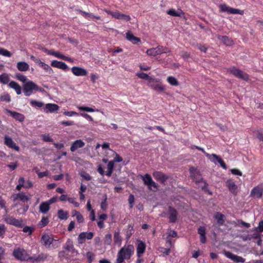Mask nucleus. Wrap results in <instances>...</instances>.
<instances>
[{
  "label": "nucleus",
  "instance_id": "nucleus-1",
  "mask_svg": "<svg viewBox=\"0 0 263 263\" xmlns=\"http://www.w3.org/2000/svg\"><path fill=\"white\" fill-rule=\"evenodd\" d=\"M135 248L133 245H128L122 248L118 253L116 263H122L125 259H129L134 254Z\"/></svg>",
  "mask_w": 263,
  "mask_h": 263
},
{
  "label": "nucleus",
  "instance_id": "nucleus-2",
  "mask_svg": "<svg viewBox=\"0 0 263 263\" xmlns=\"http://www.w3.org/2000/svg\"><path fill=\"white\" fill-rule=\"evenodd\" d=\"M41 242L48 249H56L60 246L62 241L55 239L50 235L44 234L42 236Z\"/></svg>",
  "mask_w": 263,
  "mask_h": 263
},
{
  "label": "nucleus",
  "instance_id": "nucleus-3",
  "mask_svg": "<svg viewBox=\"0 0 263 263\" xmlns=\"http://www.w3.org/2000/svg\"><path fill=\"white\" fill-rule=\"evenodd\" d=\"M191 148H195L201 151L202 153H203V154L205 155V156L209 159V160L210 161H211L212 162L214 163L215 164H217L218 163L219 164L221 167L224 170H226L227 168V165L224 163V161L219 156L214 154H209L205 152V151L203 148L199 147L198 146L194 145L192 146Z\"/></svg>",
  "mask_w": 263,
  "mask_h": 263
},
{
  "label": "nucleus",
  "instance_id": "nucleus-4",
  "mask_svg": "<svg viewBox=\"0 0 263 263\" xmlns=\"http://www.w3.org/2000/svg\"><path fill=\"white\" fill-rule=\"evenodd\" d=\"M23 91L26 96H30L34 91L44 92L45 90L32 81H28L23 86Z\"/></svg>",
  "mask_w": 263,
  "mask_h": 263
},
{
  "label": "nucleus",
  "instance_id": "nucleus-5",
  "mask_svg": "<svg viewBox=\"0 0 263 263\" xmlns=\"http://www.w3.org/2000/svg\"><path fill=\"white\" fill-rule=\"evenodd\" d=\"M13 255L18 260H27L30 259L27 251L23 248H17L14 249L13 252ZM32 259V258H30Z\"/></svg>",
  "mask_w": 263,
  "mask_h": 263
},
{
  "label": "nucleus",
  "instance_id": "nucleus-6",
  "mask_svg": "<svg viewBox=\"0 0 263 263\" xmlns=\"http://www.w3.org/2000/svg\"><path fill=\"white\" fill-rule=\"evenodd\" d=\"M170 50L168 48L161 46H158L156 48H150L146 51V53L149 56H156L163 53H168Z\"/></svg>",
  "mask_w": 263,
  "mask_h": 263
},
{
  "label": "nucleus",
  "instance_id": "nucleus-7",
  "mask_svg": "<svg viewBox=\"0 0 263 263\" xmlns=\"http://www.w3.org/2000/svg\"><path fill=\"white\" fill-rule=\"evenodd\" d=\"M219 8H220V11L222 12H226L229 14H239L240 15L243 14V10L230 7L225 4L219 5Z\"/></svg>",
  "mask_w": 263,
  "mask_h": 263
},
{
  "label": "nucleus",
  "instance_id": "nucleus-8",
  "mask_svg": "<svg viewBox=\"0 0 263 263\" xmlns=\"http://www.w3.org/2000/svg\"><path fill=\"white\" fill-rule=\"evenodd\" d=\"M228 71L237 78L241 79L245 81H247L249 79V76L247 73L243 72L240 69L236 68L235 67H233L230 68Z\"/></svg>",
  "mask_w": 263,
  "mask_h": 263
},
{
  "label": "nucleus",
  "instance_id": "nucleus-9",
  "mask_svg": "<svg viewBox=\"0 0 263 263\" xmlns=\"http://www.w3.org/2000/svg\"><path fill=\"white\" fill-rule=\"evenodd\" d=\"M4 219L6 223L9 224H11L19 228L22 227L23 221L22 219H16L14 217L9 215H6L5 216Z\"/></svg>",
  "mask_w": 263,
  "mask_h": 263
},
{
  "label": "nucleus",
  "instance_id": "nucleus-10",
  "mask_svg": "<svg viewBox=\"0 0 263 263\" xmlns=\"http://www.w3.org/2000/svg\"><path fill=\"white\" fill-rule=\"evenodd\" d=\"M94 236L93 232H82L78 237V241L79 243L83 244L85 242L86 239H91Z\"/></svg>",
  "mask_w": 263,
  "mask_h": 263
},
{
  "label": "nucleus",
  "instance_id": "nucleus-11",
  "mask_svg": "<svg viewBox=\"0 0 263 263\" xmlns=\"http://www.w3.org/2000/svg\"><path fill=\"white\" fill-rule=\"evenodd\" d=\"M71 71L74 76L77 77L85 76L88 74V71L86 69L78 66L72 67L71 68Z\"/></svg>",
  "mask_w": 263,
  "mask_h": 263
},
{
  "label": "nucleus",
  "instance_id": "nucleus-12",
  "mask_svg": "<svg viewBox=\"0 0 263 263\" xmlns=\"http://www.w3.org/2000/svg\"><path fill=\"white\" fill-rule=\"evenodd\" d=\"M4 143L8 147L11 149H14L17 152L20 151V147L16 145L12 139L8 136H5L4 137Z\"/></svg>",
  "mask_w": 263,
  "mask_h": 263
},
{
  "label": "nucleus",
  "instance_id": "nucleus-13",
  "mask_svg": "<svg viewBox=\"0 0 263 263\" xmlns=\"http://www.w3.org/2000/svg\"><path fill=\"white\" fill-rule=\"evenodd\" d=\"M223 254L227 258L232 260L234 261L237 262H244L245 261V258L241 256L235 255L230 252L224 251Z\"/></svg>",
  "mask_w": 263,
  "mask_h": 263
},
{
  "label": "nucleus",
  "instance_id": "nucleus-14",
  "mask_svg": "<svg viewBox=\"0 0 263 263\" xmlns=\"http://www.w3.org/2000/svg\"><path fill=\"white\" fill-rule=\"evenodd\" d=\"M263 187L262 185H259L254 187L251 192V196L252 197L260 198L262 196Z\"/></svg>",
  "mask_w": 263,
  "mask_h": 263
},
{
  "label": "nucleus",
  "instance_id": "nucleus-15",
  "mask_svg": "<svg viewBox=\"0 0 263 263\" xmlns=\"http://www.w3.org/2000/svg\"><path fill=\"white\" fill-rule=\"evenodd\" d=\"M146 249L145 243L141 240H137V254L140 257L144 253Z\"/></svg>",
  "mask_w": 263,
  "mask_h": 263
},
{
  "label": "nucleus",
  "instance_id": "nucleus-16",
  "mask_svg": "<svg viewBox=\"0 0 263 263\" xmlns=\"http://www.w3.org/2000/svg\"><path fill=\"white\" fill-rule=\"evenodd\" d=\"M51 65L52 67L58 68L64 71H66L68 69V66L65 63L57 60H53L51 63Z\"/></svg>",
  "mask_w": 263,
  "mask_h": 263
},
{
  "label": "nucleus",
  "instance_id": "nucleus-17",
  "mask_svg": "<svg viewBox=\"0 0 263 263\" xmlns=\"http://www.w3.org/2000/svg\"><path fill=\"white\" fill-rule=\"evenodd\" d=\"M190 171L191 177L195 182H199L200 180H202L199 172L195 167H191Z\"/></svg>",
  "mask_w": 263,
  "mask_h": 263
},
{
  "label": "nucleus",
  "instance_id": "nucleus-18",
  "mask_svg": "<svg viewBox=\"0 0 263 263\" xmlns=\"http://www.w3.org/2000/svg\"><path fill=\"white\" fill-rule=\"evenodd\" d=\"M6 111L15 120H18L20 122H23L24 120L25 117L23 114L17 112L12 111L7 109H6Z\"/></svg>",
  "mask_w": 263,
  "mask_h": 263
},
{
  "label": "nucleus",
  "instance_id": "nucleus-19",
  "mask_svg": "<svg viewBox=\"0 0 263 263\" xmlns=\"http://www.w3.org/2000/svg\"><path fill=\"white\" fill-rule=\"evenodd\" d=\"M114 17L117 20L126 21H129L131 20V17L129 15L122 13L118 11H115Z\"/></svg>",
  "mask_w": 263,
  "mask_h": 263
},
{
  "label": "nucleus",
  "instance_id": "nucleus-20",
  "mask_svg": "<svg viewBox=\"0 0 263 263\" xmlns=\"http://www.w3.org/2000/svg\"><path fill=\"white\" fill-rule=\"evenodd\" d=\"M226 186L229 189V191L234 195H236L237 193V187L235 183L231 180H228L226 182Z\"/></svg>",
  "mask_w": 263,
  "mask_h": 263
},
{
  "label": "nucleus",
  "instance_id": "nucleus-21",
  "mask_svg": "<svg viewBox=\"0 0 263 263\" xmlns=\"http://www.w3.org/2000/svg\"><path fill=\"white\" fill-rule=\"evenodd\" d=\"M59 109V106L54 103H47L45 105V111L46 112H53Z\"/></svg>",
  "mask_w": 263,
  "mask_h": 263
},
{
  "label": "nucleus",
  "instance_id": "nucleus-22",
  "mask_svg": "<svg viewBox=\"0 0 263 263\" xmlns=\"http://www.w3.org/2000/svg\"><path fill=\"white\" fill-rule=\"evenodd\" d=\"M85 145L84 142L81 140H77L74 141L70 147V151L72 152L76 151L78 148L83 147Z\"/></svg>",
  "mask_w": 263,
  "mask_h": 263
},
{
  "label": "nucleus",
  "instance_id": "nucleus-23",
  "mask_svg": "<svg viewBox=\"0 0 263 263\" xmlns=\"http://www.w3.org/2000/svg\"><path fill=\"white\" fill-rule=\"evenodd\" d=\"M12 198L13 201L20 200L23 201H28L29 198L23 193H20L12 195Z\"/></svg>",
  "mask_w": 263,
  "mask_h": 263
},
{
  "label": "nucleus",
  "instance_id": "nucleus-24",
  "mask_svg": "<svg viewBox=\"0 0 263 263\" xmlns=\"http://www.w3.org/2000/svg\"><path fill=\"white\" fill-rule=\"evenodd\" d=\"M168 217L170 222H175L177 220V212L175 209L172 207L169 208Z\"/></svg>",
  "mask_w": 263,
  "mask_h": 263
},
{
  "label": "nucleus",
  "instance_id": "nucleus-25",
  "mask_svg": "<svg viewBox=\"0 0 263 263\" xmlns=\"http://www.w3.org/2000/svg\"><path fill=\"white\" fill-rule=\"evenodd\" d=\"M16 67L20 71H26L29 69V65L25 62H18L16 64Z\"/></svg>",
  "mask_w": 263,
  "mask_h": 263
},
{
  "label": "nucleus",
  "instance_id": "nucleus-26",
  "mask_svg": "<svg viewBox=\"0 0 263 263\" xmlns=\"http://www.w3.org/2000/svg\"><path fill=\"white\" fill-rule=\"evenodd\" d=\"M154 177L157 180L163 183L165 182L167 177L165 176L163 173L159 172H155L153 173Z\"/></svg>",
  "mask_w": 263,
  "mask_h": 263
},
{
  "label": "nucleus",
  "instance_id": "nucleus-27",
  "mask_svg": "<svg viewBox=\"0 0 263 263\" xmlns=\"http://www.w3.org/2000/svg\"><path fill=\"white\" fill-rule=\"evenodd\" d=\"M122 241V238L120 236L119 231H116L114 233V243L115 245L120 246Z\"/></svg>",
  "mask_w": 263,
  "mask_h": 263
},
{
  "label": "nucleus",
  "instance_id": "nucleus-28",
  "mask_svg": "<svg viewBox=\"0 0 263 263\" xmlns=\"http://www.w3.org/2000/svg\"><path fill=\"white\" fill-rule=\"evenodd\" d=\"M126 39L133 44H136L140 42V39L137 37L135 36L132 33L128 31L126 33Z\"/></svg>",
  "mask_w": 263,
  "mask_h": 263
},
{
  "label": "nucleus",
  "instance_id": "nucleus-29",
  "mask_svg": "<svg viewBox=\"0 0 263 263\" xmlns=\"http://www.w3.org/2000/svg\"><path fill=\"white\" fill-rule=\"evenodd\" d=\"M8 85L10 87L14 89L17 95L21 94L22 89L21 86L18 85L17 83H16L15 81H12L9 83Z\"/></svg>",
  "mask_w": 263,
  "mask_h": 263
},
{
  "label": "nucleus",
  "instance_id": "nucleus-30",
  "mask_svg": "<svg viewBox=\"0 0 263 263\" xmlns=\"http://www.w3.org/2000/svg\"><path fill=\"white\" fill-rule=\"evenodd\" d=\"M50 209V204L47 201L41 203L39 206V211L40 212L46 214Z\"/></svg>",
  "mask_w": 263,
  "mask_h": 263
},
{
  "label": "nucleus",
  "instance_id": "nucleus-31",
  "mask_svg": "<svg viewBox=\"0 0 263 263\" xmlns=\"http://www.w3.org/2000/svg\"><path fill=\"white\" fill-rule=\"evenodd\" d=\"M167 13L168 15L173 16L181 17L184 15V13L180 9H179L178 11H176L174 9H171L167 11Z\"/></svg>",
  "mask_w": 263,
  "mask_h": 263
},
{
  "label": "nucleus",
  "instance_id": "nucleus-32",
  "mask_svg": "<svg viewBox=\"0 0 263 263\" xmlns=\"http://www.w3.org/2000/svg\"><path fill=\"white\" fill-rule=\"evenodd\" d=\"M218 39L221 41L223 44L227 46H231L233 42L231 39L229 38L226 36H218Z\"/></svg>",
  "mask_w": 263,
  "mask_h": 263
},
{
  "label": "nucleus",
  "instance_id": "nucleus-33",
  "mask_svg": "<svg viewBox=\"0 0 263 263\" xmlns=\"http://www.w3.org/2000/svg\"><path fill=\"white\" fill-rule=\"evenodd\" d=\"M64 248L66 250L69 251L72 253H77V251L75 250L72 245L71 241L70 239H68L64 247Z\"/></svg>",
  "mask_w": 263,
  "mask_h": 263
},
{
  "label": "nucleus",
  "instance_id": "nucleus-34",
  "mask_svg": "<svg viewBox=\"0 0 263 263\" xmlns=\"http://www.w3.org/2000/svg\"><path fill=\"white\" fill-rule=\"evenodd\" d=\"M136 75L140 78L142 79L146 80L148 81V84L151 83V82H154L155 81V79L149 77L147 74L143 72H138Z\"/></svg>",
  "mask_w": 263,
  "mask_h": 263
},
{
  "label": "nucleus",
  "instance_id": "nucleus-35",
  "mask_svg": "<svg viewBox=\"0 0 263 263\" xmlns=\"http://www.w3.org/2000/svg\"><path fill=\"white\" fill-rule=\"evenodd\" d=\"M224 215L219 212H217L214 215V218L217 220V223L219 226H222L224 224Z\"/></svg>",
  "mask_w": 263,
  "mask_h": 263
},
{
  "label": "nucleus",
  "instance_id": "nucleus-36",
  "mask_svg": "<svg viewBox=\"0 0 263 263\" xmlns=\"http://www.w3.org/2000/svg\"><path fill=\"white\" fill-rule=\"evenodd\" d=\"M37 65L48 73L51 74L53 72V70L49 65L42 62L41 61H40Z\"/></svg>",
  "mask_w": 263,
  "mask_h": 263
},
{
  "label": "nucleus",
  "instance_id": "nucleus-37",
  "mask_svg": "<svg viewBox=\"0 0 263 263\" xmlns=\"http://www.w3.org/2000/svg\"><path fill=\"white\" fill-rule=\"evenodd\" d=\"M148 85L155 90L163 91L165 89L164 86L160 84H153V82H151V83L148 84Z\"/></svg>",
  "mask_w": 263,
  "mask_h": 263
},
{
  "label": "nucleus",
  "instance_id": "nucleus-38",
  "mask_svg": "<svg viewBox=\"0 0 263 263\" xmlns=\"http://www.w3.org/2000/svg\"><path fill=\"white\" fill-rule=\"evenodd\" d=\"M10 80V78L7 73H4L0 74V83L3 84H7Z\"/></svg>",
  "mask_w": 263,
  "mask_h": 263
},
{
  "label": "nucleus",
  "instance_id": "nucleus-39",
  "mask_svg": "<svg viewBox=\"0 0 263 263\" xmlns=\"http://www.w3.org/2000/svg\"><path fill=\"white\" fill-rule=\"evenodd\" d=\"M114 161H110L107 164V172L106 175L108 177L110 176L112 173L114 168Z\"/></svg>",
  "mask_w": 263,
  "mask_h": 263
},
{
  "label": "nucleus",
  "instance_id": "nucleus-40",
  "mask_svg": "<svg viewBox=\"0 0 263 263\" xmlns=\"http://www.w3.org/2000/svg\"><path fill=\"white\" fill-rule=\"evenodd\" d=\"M68 212L64 211L63 210L61 209L58 211V216L59 219L62 220H66L67 218Z\"/></svg>",
  "mask_w": 263,
  "mask_h": 263
},
{
  "label": "nucleus",
  "instance_id": "nucleus-41",
  "mask_svg": "<svg viewBox=\"0 0 263 263\" xmlns=\"http://www.w3.org/2000/svg\"><path fill=\"white\" fill-rule=\"evenodd\" d=\"M141 178H142L144 184L147 186L153 181L151 176L148 174H146L144 176H141Z\"/></svg>",
  "mask_w": 263,
  "mask_h": 263
},
{
  "label": "nucleus",
  "instance_id": "nucleus-42",
  "mask_svg": "<svg viewBox=\"0 0 263 263\" xmlns=\"http://www.w3.org/2000/svg\"><path fill=\"white\" fill-rule=\"evenodd\" d=\"M104 243L106 245H110L112 242V236L110 234H107L105 235L104 239Z\"/></svg>",
  "mask_w": 263,
  "mask_h": 263
},
{
  "label": "nucleus",
  "instance_id": "nucleus-43",
  "mask_svg": "<svg viewBox=\"0 0 263 263\" xmlns=\"http://www.w3.org/2000/svg\"><path fill=\"white\" fill-rule=\"evenodd\" d=\"M30 104L33 107L39 108L42 107L44 105V103L43 102L33 100H31L30 101Z\"/></svg>",
  "mask_w": 263,
  "mask_h": 263
},
{
  "label": "nucleus",
  "instance_id": "nucleus-44",
  "mask_svg": "<svg viewBox=\"0 0 263 263\" xmlns=\"http://www.w3.org/2000/svg\"><path fill=\"white\" fill-rule=\"evenodd\" d=\"M73 216H76V219L78 222L83 223L84 222V218L82 215L77 211H73Z\"/></svg>",
  "mask_w": 263,
  "mask_h": 263
},
{
  "label": "nucleus",
  "instance_id": "nucleus-45",
  "mask_svg": "<svg viewBox=\"0 0 263 263\" xmlns=\"http://www.w3.org/2000/svg\"><path fill=\"white\" fill-rule=\"evenodd\" d=\"M0 100L1 101L8 103L11 101V97L8 93H5L0 96Z\"/></svg>",
  "mask_w": 263,
  "mask_h": 263
},
{
  "label": "nucleus",
  "instance_id": "nucleus-46",
  "mask_svg": "<svg viewBox=\"0 0 263 263\" xmlns=\"http://www.w3.org/2000/svg\"><path fill=\"white\" fill-rule=\"evenodd\" d=\"M77 108L81 111H85L87 112L99 111L98 109L95 110L94 109L89 107L78 106Z\"/></svg>",
  "mask_w": 263,
  "mask_h": 263
},
{
  "label": "nucleus",
  "instance_id": "nucleus-47",
  "mask_svg": "<svg viewBox=\"0 0 263 263\" xmlns=\"http://www.w3.org/2000/svg\"><path fill=\"white\" fill-rule=\"evenodd\" d=\"M167 81L173 86H177L179 84L177 79L174 77H168L167 79Z\"/></svg>",
  "mask_w": 263,
  "mask_h": 263
},
{
  "label": "nucleus",
  "instance_id": "nucleus-48",
  "mask_svg": "<svg viewBox=\"0 0 263 263\" xmlns=\"http://www.w3.org/2000/svg\"><path fill=\"white\" fill-rule=\"evenodd\" d=\"M16 78L20 81L22 82L24 84H26V82H27L28 81H29L27 77L21 73H18L16 74Z\"/></svg>",
  "mask_w": 263,
  "mask_h": 263
},
{
  "label": "nucleus",
  "instance_id": "nucleus-49",
  "mask_svg": "<svg viewBox=\"0 0 263 263\" xmlns=\"http://www.w3.org/2000/svg\"><path fill=\"white\" fill-rule=\"evenodd\" d=\"M0 55L6 57H11L12 53L9 51L4 48H0Z\"/></svg>",
  "mask_w": 263,
  "mask_h": 263
},
{
  "label": "nucleus",
  "instance_id": "nucleus-50",
  "mask_svg": "<svg viewBox=\"0 0 263 263\" xmlns=\"http://www.w3.org/2000/svg\"><path fill=\"white\" fill-rule=\"evenodd\" d=\"M85 256L87 258L88 262L92 263L95 257V254L91 252H88L86 253Z\"/></svg>",
  "mask_w": 263,
  "mask_h": 263
},
{
  "label": "nucleus",
  "instance_id": "nucleus-51",
  "mask_svg": "<svg viewBox=\"0 0 263 263\" xmlns=\"http://www.w3.org/2000/svg\"><path fill=\"white\" fill-rule=\"evenodd\" d=\"M79 11L85 18L88 20H91L92 16H94V15L92 13H87L82 10H79Z\"/></svg>",
  "mask_w": 263,
  "mask_h": 263
},
{
  "label": "nucleus",
  "instance_id": "nucleus-52",
  "mask_svg": "<svg viewBox=\"0 0 263 263\" xmlns=\"http://www.w3.org/2000/svg\"><path fill=\"white\" fill-rule=\"evenodd\" d=\"M147 186L149 190L153 191H156L158 189V185L153 180L149 184V185H147Z\"/></svg>",
  "mask_w": 263,
  "mask_h": 263
},
{
  "label": "nucleus",
  "instance_id": "nucleus-53",
  "mask_svg": "<svg viewBox=\"0 0 263 263\" xmlns=\"http://www.w3.org/2000/svg\"><path fill=\"white\" fill-rule=\"evenodd\" d=\"M33 230V227L26 226L23 228V231L24 233H28L29 235H31L32 233Z\"/></svg>",
  "mask_w": 263,
  "mask_h": 263
},
{
  "label": "nucleus",
  "instance_id": "nucleus-54",
  "mask_svg": "<svg viewBox=\"0 0 263 263\" xmlns=\"http://www.w3.org/2000/svg\"><path fill=\"white\" fill-rule=\"evenodd\" d=\"M112 152L115 154V157L114 160H112L113 161H114V163L115 162H120L123 161V159L122 158V157H121L119 156V154H118L114 151H112Z\"/></svg>",
  "mask_w": 263,
  "mask_h": 263
},
{
  "label": "nucleus",
  "instance_id": "nucleus-55",
  "mask_svg": "<svg viewBox=\"0 0 263 263\" xmlns=\"http://www.w3.org/2000/svg\"><path fill=\"white\" fill-rule=\"evenodd\" d=\"M135 201V197L133 195L130 194L129 196L128 202L129 204L130 208H132L133 207V204Z\"/></svg>",
  "mask_w": 263,
  "mask_h": 263
},
{
  "label": "nucleus",
  "instance_id": "nucleus-56",
  "mask_svg": "<svg viewBox=\"0 0 263 263\" xmlns=\"http://www.w3.org/2000/svg\"><path fill=\"white\" fill-rule=\"evenodd\" d=\"M67 201L69 203L73 204L76 207H78L79 206V203L75 201V199L74 198H68L67 199Z\"/></svg>",
  "mask_w": 263,
  "mask_h": 263
},
{
  "label": "nucleus",
  "instance_id": "nucleus-57",
  "mask_svg": "<svg viewBox=\"0 0 263 263\" xmlns=\"http://www.w3.org/2000/svg\"><path fill=\"white\" fill-rule=\"evenodd\" d=\"M107 208V203L106 202V198H105L104 200L102 201L101 203V209L105 211L106 210Z\"/></svg>",
  "mask_w": 263,
  "mask_h": 263
},
{
  "label": "nucleus",
  "instance_id": "nucleus-58",
  "mask_svg": "<svg viewBox=\"0 0 263 263\" xmlns=\"http://www.w3.org/2000/svg\"><path fill=\"white\" fill-rule=\"evenodd\" d=\"M198 233L199 235H205V229L203 227H200L198 229Z\"/></svg>",
  "mask_w": 263,
  "mask_h": 263
},
{
  "label": "nucleus",
  "instance_id": "nucleus-59",
  "mask_svg": "<svg viewBox=\"0 0 263 263\" xmlns=\"http://www.w3.org/2000/svg\"><path fill=\"white\" fill-rule=\"evenodd\" d=\"M6 231L5 227L4 225L0 224V236L2 237H4V235L5 234Z\"/></svg>",
  "mask_w": 263,
  "mask_h": 263
},
{
  "label": "nucleus",
  "instance_id": "nucleus-60",
  "mask_svg": "<svg viewBox=\"0 0 263 263\" xmlns=\"http://www.w3.org/2000/svg\"><path fill=\"white\" fill-rule=\"evenodd\" d=\"M43 139L45 142H51L53 141L52 139L48 135H43Z\"/></svg>",
  "mask_w": 263,
  "mask_h": 263
},
{
  "label": "nucleus",
  "instance_id": "nucleus-61",
  "mask_svg": "<svg viewBox=\"0 0 263 263\" xmlns=\"http://www.w3.org/2000/svg\"><path fill=\"white\" fill-rule=\"evenodd\" d=\"M255 230L258 231L259 232H263V220L261 221L259 223L258 227L255 228Z\"/></svg>",
  "mask_w": 263,
  "mask_h": 263
},
{
  "label": "nucleus",
  "instance_id": "nucleus-62",
  "mask_svg": "<svg viewBox=\"0 0 263 263\" xmlns=\"http://www.w3.org/2000/svg\"><path fill=\"white\" fill-rule=\"evenodd\" d=\"M48 221V218L44 217L42 218L40 222L42 223V226L44 227L47 224Z\"/></svg>",
  "mask_w": 263,
  "mask_h": 263
},
{
  "label": "nucleus",
  "instance_id": "nucleus-63",
  "mask_svg": "<svg viewBox=\"0 0 263 263\" xmlns=\"http://www.w3.org/2000/svg\"><path fill=\"white\" fill-rule=\"evenodd\" d=\"M81 176L86 180H90L91 179L90 176L86 173H83L81 174Z\"/></svg>",
  "mask_w": 263,
  "mask_h": 263
},
{
  "label": "nucleus",
  "instance_id": "nucleus-64",
  "mask_svg": "<svg viewBox=\"0 0 263 263\" xmlns=\"http://www.w3.org/2000/svg\"><path fill=\"white\" fill-rule=\"evenodd\" d=\"M231 172L234 175H238V176L242 175V173L239 170H238L237 169H232L231 170Z\"/></svg>",
  "mask_w": 263,
  "mask_h": 263
}]
</instances>
